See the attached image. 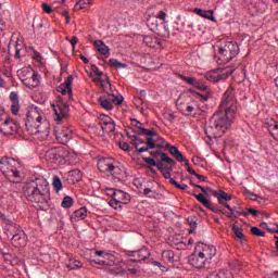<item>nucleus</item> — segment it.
<instances>
[{"label": "nucleus", "instance_id": "nucleus-34", "mask_svg": "<svg viewBox=\"0 0 278 278\" xmlns=\"http://www.w3.org/2000/svg\"><path fill=\"white\" fill-rule=\"evenodd\" d=\"M68 180L72 184H78V181H81V172L79 169L68 172Z\"/></svg>", "mask_w": 278, "mask_h": 278}, {"label": "nucleus", "instance_id": "nucleus-61", "mask_svg": "<svg viewBox=\"0 0 278 278\" xmlns=\"http://www.w3.org/2000/svg\"><path fill=\"white\" fill-rule=\"evenodd\" d=\"M153 266H157V268H160V270H162V273L166 271V266L162 265V263L154 261L152 262Z\"/></svg>", "mask_w": 278, "mask_h": 278}, {"label": "nucleus", "instance_id": "nucleus-50", "mask_svg": "<svg viewBox=\"0 0 278 278\" xmlns=\"http://www.w3.org/2000/svg\"><path fill=\"white\" fill-rule=\"evenodd\" d=\"M251 233H253V236H257L258 238H264V236H266V232L260 230L257 227H252Z\"/></svg>", "mask_w": 278, "mask_h": 278}, {"label": "nucleus", "instance_id": "nucleus-15", "mask_svg": "<svg viewBox=\"0 0 278 278\" xmlns=\"http://www.w3.org/2000/svg\"><path fill=\"white\" fill-rule=\"evenodd\" d=\"M99 125L103 134H112L116 129V124H114V119L105 114L99 116Z\"/></svg>", "mask_w": 278, "mask_h": 278}, {"label": "nucleus", "instance_id": "nucleus-24", "mask_svg": "<svg viewBox=\"0 0 278 278\" xmlns=\"http://www.w3.org/2000/svg\"><path fill=\"white\" fill-rule=\"evenodd\" d=\"M93 47L101 55H104V58H110V47H108L103 40L93 41Z\"/></svg>", "mask_w": 278, "mask_h": 278}, {"label": "nucleus", "instance_id": "nucleus-49", "mask_svg": "<svg viewBox=\"0 0 278 278\" xmlns=\"http://www.w3.org/2000/svg\"><path fill=\"white\" fill-rule=\"evenodd\" d=\"M21 110V103L20 102H12L11 104V112L16 116Z\"/></svg>", "mask_w": 278, "mask_h": 278}, {"label": "nucleus", "instance_id": "nucleus-60", "mask_svg": "<svg viewBox=\"0 0 278 278\" xmlns=\"http://www.w3.org/2000/svg\"><path fill=\"white\" fill-rule=\"evenodd\" d=\"M42 9H43V12H46L47 14H51L53 12V9L51 8V5L47 3H42Z\"/></svg>", "mask_w": 278, "mask_h": 278}, {"label": "nucleus", "instance_id": "nucleus-58", "mask_svg": "<svg viewBox=\"0 0 278 278\" xmlns=\"http://www.w3.org/2000/svg\"><path fill=\"white\" fill-rule=\"evenodd\" d=\"M229 266L231 270H240V268H242V265L238 261L236 263H230Z\"/></svg>", "mask_w": 278, "mask_h": 278}, {"label": "nucleus", "instance_id": "nucleus-43", "mask_svg": "<svg viewBox=\"0 0 278 278\" xmlns=\"http://www.w3.org/2000/svg\"><path fill=\"white\" fill-rule=\"evenodd\" d=\"M67 268L70 270H77V268H81V262L70 260V264H67Z\"/></svg>", "mask_w": 278, "mask_h": 278}, {"label": "nucleus", "instance_id": "nucleus-41", "mask_svg": "<svg viewBox=\"0 0 278 278\" xmlns=\"http://www.w3.org/2000/svg\"><path fill=\"white\" fill-rule=\"evenodd\" d=\"M73 203H75V201L70 195H66L61 203V207L67 210L68 207H73Z\"/></svg>", "mask_w": 278, "mask_h": 278}, {"label": "nucleus", "instance_id": "nucleus-28", "mask_svg": "<svg viewBox=\"0 0 278 278\" xmlns=\"http://www.w3.org/2000/svg\"><path fill=\"white\" fill-rule=\"evenodd\" d=\"M143 42L151 49H157V47H162V40L157 39V37L146 36L143 37Z\"/></svg>", "mask_w": 278, "mask_h": 278}, {"label": "nucleus", "instance_id": "nucleus-20", "mask_svg": "<svg viewBox=\"0 0 278 278\" xmlns=\"http://www.w3.org/2000/svg\"><path fill=\"white\" fill-rule=\"evenodd\" d=\"M73 76H68L65 80V83L61 84L58 87V92H60L61 94H68L70 100H73Z\"/></svg>", "mask_w": 278, "mask_h": 278}, {"label": "nucleus", "instance_id": "nucleus-33", "mask_svg": "<svg viewBox=\"0 0 278 278\" xmlns=\"http://www.w3.org/2000/svg\"><path fill=\"white\" fill-rule=\"evenodd\" d=\"M162 260L165 264H173L175 262V252L173 250L163 251Z\"/></svg>", "mask_w": 278, "mask_h": 278}, {"label": "nucleus", "instance_id": "nucleus-23", "mask_svg": "<svg viewBox=\"0 0 278 278\" xmlns=\"http://www.w3.org/2000/svg\"><path fill=\"white\" fill-rule=\"evenodd\" d=\"M12 244L14 247H25L27 244V237L25 236V232L23 230H20L12 237Z\"/></svg>", "mask_w": 278, "mask_h": 278}, {"label": "nucleus", "instance_id": "nucleus-45", "mask_svg": "<svg viewBox=\"0 0 278 278\" xmlns=\"http://www.w3.org/2000/svg\"><path fill=\"white\" fill-rule=\"evenodd\" d=\"M31 84H26V86L28 88H36V86H38V84H40V80H38V73H34L31 76Z\"/></svg>", "mask_w": 278, "mask_h": 278}, {"label": "nucleus", "instance_id": "nucleus-39", "mask_svg": "<svg viewBox=\"0 0 278 278\" xmlns=\"http://www.w3.org/2000/svg\"><path fill=\"white\" fill-rule=\"evenodd\" d=\"M154 136L156 138L155 149H166V144H169V143L166 142V140H164V138L160 137L156 131H155Z\"/></svg>", "mask_w": 278, "mask_h": 278}, {"label": "nucleus", "instance_id": "nucleus-42", "mask_svg": "<svg viewBox=\"0 0 278 278\" xmlns=\"http://www.w3.org/2000/svg\"><path fill=\"white\" fill-rule=\"evenodd\" d=\"M52 186L53 188H55L56 192H60V190H62L63 186H62V179H60V176L53 177Z\"/></svg>", "mask_w": 278, "mask_h": 278}, {"label": "nucleus", "instance_id": "nucleus-17", "mask_svg": "<svg viewBox=\"0 0 278 278\" xmlns=\"http://www.w3.org/2000/svg\"><path fill=\"white\" fill-rule=\"evenodd\" d=\"M0 131L1 134H4V136H12L18 131V125L11 118L5 117L4 122L0 126Z\"/></svg>", "mask_w": 278, "mask_h": 278}, {"label": "nucleus", "instance_id": "nucleus-29", "mask_svg": "<svg viewBox=\"0 0 278 278\" xmlns=\"http://www.w3.org/2000/svg\"><path fill=\"white\" fill-rule=\"evenodd\" d=\"M176 105H177V110H179V112L185 114V116H188L189 114H192V112H194V106L188 105L186 104V102H182L180 100L176 102Z\"/></svg>", "mask_w": 278, "mask_h": 278}, {"label": "nucleus", "instance_id": "nucleus-44", "mask_svg": "<svg viewBox=\"0 0 278 278\" xmlns=\"http://www.w3.org/2000/svg\"><path fill=\"white\" fill-rule=\"evenodd\" d=\"M187 223L191 227L189 229V233H194V230L197 229V220L194 219V217H188Z\"/></svg>", "mask_w": 278, "mask_h": 278}, {"label": "nucleus", "instance_id": "nucleus-22", "mask_svg": "<svg viewBox=\"0 0 278 278\" xmlns=\"http://www.w3.org/2000/svg\"><path fill=\"white\" fill-rule=\"evenodd\" d=\"M130 195L128 193H125L124 191L116 190L115 198H113V202H111V205H127L129 203Z\"/></svg>", "mask_w": 278, "mask_h": 278}, {"label": "nucleus", "instance_id": "nucleus-14", "mask_svg": "<svg viewBox=\"0 0 278 278\" xmlns=\"http://www.w3.org/2000/svg\"><path fill=\"white\" fill-rule=\"evenodd\" d=\"M46 160L52 164H58L64 160V148H50L46 152Z\"/></svg>", "mask_w": 278, "mask_h": 278}, {"label": "nucleus", "instance_id": "nucleus-11", "mask_svg": "<svg viewBox=\"0 0 278 278\" xmlns=\"http://www.w3.org/2000/svg\"><path fill=\"white\" fill-rule=\"evenodd\" d=\"M198 253L202 254L204 260L212 264V260L216 256V248L214 245L205 244L203 242H199L195 247Z\"/></svg>", "mask_w": 278, "mask_h": 278}, {"label": "nucleus", "instance_id": "nucleus-52", "mask_svg": "<svg viewBox=\"0 0 278 278\" xmlns=\"http://www.w3.org/2000/svg\"><path fill=\"white\" fill-rule=\"evenodd\" d=\"M206 278H225V274L222 271H212Z\"/></svg>", "mask_w": 278, "mask_h": 278}, {"label": "nucleus", "instance_id": "nucleus-57", "mask_svg": "<svg viewBox=\"0 0 278 278\" xmlns=\"http://www.w3.org/2000/svg\"><path fill=\"white\" fill-rule=\"evenodd\" d=\"M163 174V177L165 179H169V184H170V179H173V177H170V167H167L164 172H161Z\"/></svg>", "mask_w": 278, "mask_h": 278}, {"label": "nucleus", "instance_id": "nucleus-53", "mask_svg": "<svg viewBox=\"0 0 278 278\" xmlns=\"http://www.w3.org/2000/svg\"><path fill=\"white\" fill-rule=\"evenodd\" d=\"M193 88H198V90H207V86L199 80H195V83L193 84Z\"/></svg>", "mask_w": 278, "mask_h": 278}, {"label": "nucleus", "instance_id": "nucleus-6", "mask_svg": "<svg viewBox=\"0 0 278 278\" xmlns=\"http://www.w3.org/2000/svg\"><path fill=\"white\" fill-rule=\"evenodd\" d=\"M20 163L12 157H1L0 159V170L7 179H18L21 177V172L18 170Z\"/></svg>", "mask_w": 278, "mask_h": 278}, {"label": "nucleus", "instance_id": "nucleus-19", "mask_svg": "<svg viewBox=\"0 0 278 278\" xmlns=\"http://www.w3.org/2000/svg\"><path fill=\"white\" fill-rule=\"evenodd\" d=\"M151 252L148 248L143 247L140 250L130 253V257H132L130 262H144V260H149Z\"/></svg>", "mask_w": 278, "mask_h": 278}, {"label": "nucleus", "instance_id": "nucleus-63", "mask_svg": "<svg viewBox=\"0 0 278 278\" xmlns=\"http://www.w3.org/2000/svg\"><path fill=\"white\" fill-rule=\"evenodd\" d=\"M119 149L123 151H129V144L127 142H119Z\"/></svg>", "mask_w": 278, "mask_h": 278}, {"label": "nucleus", "instance_id": "nucleus-25", "mask_svg": "<svg viewBox=\"0 0 278 278\" xmlns=\"http://www.w3.org/2000/svg\"><path fill=\"white\" fill-rule=\"evenodd\" d=\"M0 253L3 256L4 262H7V264H11V266H16L18 265V257H16V255L0 249Z\"/></svg>", "mask_w": 278, "mask_h": 278}, {"label": "nucleus", "instance_id": "nucleus-32", "mask_svg": "<svg viewBox=\"0 0 278 278\" xmlns=\"http://www.w3.org/2000/svg\"><path fill=\"white\" fill-rule=\"evenodd\" d=\"M194 14H198V16H202V18H207L208 21H215L214 18V11L207 10L203 11L202 9H194Z\"/></svg>", "mask_w": 278, "mask_h": 278}, {"label": "nucleus", "instance_id": "nucleus-48", "mask_svg": "<svg viewBox=\"0 0 278 278\" xmlns=\"http://www.w3.org/2000/svg\"><path fill=\"white\" fill-rule=\"evenodd\" d=\"M0 223L4 225V227H8V225H12V220L5 216V214L0 213Z\"/></svg>", "mask_w": 278, "mask_h": 278}, {"label": "nucleus", "instance_id": "nucleus-55", "mask_svg": "<svg viewBox=\"0 0 278 278\" xmlns=\"http://www.w3.org/2000/svg\"><path fill=\"white\" fill-rule=\"evenodd\" d=\"M182 162H185V166H187V170L190 175H197V172L192 169V167H190V163L188 162V160L184 159Z\"/></svg>", "mask_w": 278, "mask_h": 278}, {"label": "nucleus", "instance_id": "nucleus-26", "mask_svg": "<svg viewBox=\"0 0 278 278\" xmlns=\"http://www.w3.org/2000/svg\"><path fill=\"white\" fill-rule=\"evenodd\" d=\"M131 125L139 129L141 136H155V129H147L142 127V124L137 119H131Z\"/></svg>", "mask_w": 278, "mask_h": 278}, {"label": "nucleus", "instance_id": "nucleus-13", "mask_svg": "<svg viewBox=\"0 0 278 278\" xmlns=\"http://www.w3.org/2000/svg\"><path fill=\"white\" fill-rule=\"evenodd\" d=\"M190 266H192L193 268H198V269H202V268H208L210 263L208 261H206L202 254H200L195 249L193 254H191L189 256L188 260Z\"/></svg>", "mask_w": 278, "mask_h": 278}, {"label": "nucleus", "instance_id": "nucleus-47", "mask_svg": "<svg viewBox=\"0 0 278 278\" xmlns=\"http://www.w3.org/2000/svg\"><path fill=\"white\" fill-rule=\"evenodd\" d=\"M126 136L132 141L136 142L138 140H140V138H138V135H136V132H134V129H128L126 131Z\"/></svg>", "mask_w": 278, "mask_h": 278}, {"label": "nucleus", "instance_id": "nucleus-21", "mask_svg": "<svg viewBox=\"0 0 278 278\" xmlns=\"http://www.w3.org/2000/svg\"><path fill=\"white\" fill-rule=\"evenodd\" d=\"M164 164H168L169 166H175L177 163L173 157H169L168 154L162 153L161 161L156 162L154 166L159 168L161 173L165 172L168 167H164Z\"/></svg>", "mask_w": 278, "mask_h": 278}, {"label": "nucleus", "instance_id": "nucleus-40", "mask_svg": "<svg viewBox=\"0 0 278 278\" xmlns=\"http://www.w3.org/2000/svg\"><path fill=\"white\" fill-rule=\"evenodd\" d=\"M92 5V0H78L74 7V10L77 12L84 10V5Z\"/></svg>", "mask_w": 278, "mask_h": 278}, {"label": "nucleus", "instance_id": "nucleus-9", "mask_svg": "<svg viewBox=\"0 0 278 278\" xmlns=\"http://www.w3.org/2000/svg\"><path fill=\"white\" fill-rule=\"evenodd\" d=\"M54 135L61 144H66L73 138V130L68 126L56 125L54 127Z\"/></svg>", "mask_w": 278, "mask_h": 278}, {"label": "nucleus", "instance_id": "nucleus-59", "mask_svg": "<svg viewBox=\"0 0 278 278\" xmlns=\"http://www.w3.org/2000/svg\"><path fill=\"white\" fill-rule=\"evenodd\" d=\"M143 162H146V164H149V166H155L156 164L155 159L153 157H144Z\"/></svg>", "mask_w": 278, "mask_h": 278}, {"label": "nucleus", "instance_id": "nucleus-30", "mask_svg": "<svg viewBox=\"0 0 278 278\" xmlns=\"http://www.w3.org/2000/svg\"><path fill=\"white\" fill-rule=\"evenodd\" d=\"M86 216H88V210H86V207H80L73 213L72 220L77 223L78 220H84Z\"/></svg>", "mask_w": 278, "mask_h": 278}, {"label": "nucleus", "instance_id": "nucleus-8", "mask_svg": "<svg viewBox=\"0 0 278 278\" xmlns=\"http://www.w3.org/2000/svg\"><path fill=\"white\" fill-rule=\"evenodd\" d=\"M51 108L55 115L54 121L59 122L64 121V118H66V116H68V113L71 112V106L62 99H59L56 101V104L52 103Z\"/></svg>", "mask_w": 278, "mask_h": 278}, {"label": "nucleus", "instance_id": "nucleus-10", "mask_svg": "<svg viewBox=\"0 0 278 278\" xmlns=\"http://www.w3.org/2000/svg\"><path fill=\"white\" fill-rule=\"evenodd\" d=\"M233 74V70L231 67L218 68L216 71L210 72L205 75L207 81H220L222 79H227L229 75Z\"/></svg>", "mask_w": 278, "mask_h": 278}, {"label": "nucleus", "instance_id": "nucleus-46", "mask_svg": "<svg viewBox=\"0 0 278 278\" xmlns=\"http://www.w3.org/2000/svg\"><path fill=\"white\" fill-rule=\"evenodd\" d=\"M170 185L175 186V188H178V190H187L188 189V185L179 184V182H177V180H175V178H170Z\"/></svg>", "mask_w": 278, "mask_h": 278}, {"label": "nucleus", "instance_id": "nucleus-3", "mask_svg": "<svg viewBox=\"0 0 278 278\" xmlns=\"http://www.w3.org/2000/svg\"><path fill=\"white\" fill-rule=\"evenodd\" d=\"M25 126L28 134L35 136L37 140H47L49 138V121L45 118L39 108H33L27 112Z\"/></svg>", "mask_w": 278, "mask_h": 278}, {"label": "nucleus", "instance_id": "nucleus-12", "mask_svg": "<svg viewBox=\"0 0 278 278\" xmlns=\"http://www.w3.org/2000/svg\"><path fill=\"white\" fill-rule=\"evenodd\" d=\"M156 144V137L155 136H149L146 141H140V143L132 142V147H135L137 153H146L147 151H150L151 149H155Z\"/></svg>", "mask_w": 278, "mask_h": 278}, {"label": "nucleus", "instance_id": "nucleus-2", "mask_svg": "<svg viewBox=\"0 0 278 278\" xmlns=\"http://www.w3.org/2000/svg\"><path fill=\"white\" fill-rule=\"evenodd\" d=\"M49 182L42 177L35 178L27 182L23 192L28 201L36 204L39 210H47L49 207Z\"/></svg>", "mask_w": 278, "mask_h": 278}, {"label": "nucleus", "instance_id": "nucleus-38", "mask_svg": "<svg viewBox=\"0 0 278 278\" xmlns=\"http://www.w3.org/2000/svg\"><path fill=\"white\" fill-rule=\"evenodd\" d=\"M232 231L238 240L244 242V233L242 232V228L238 227L237 225H232Z\"/></svg>", "mask_w": 278, "mask_h": 278}, {"label": "nucleus", "instance_id": "nucleus-54", "mask_svg": "<svg viewBox=\"0 0 278 278\" xmlns=\"http://www.w3.org/2000/svg\"><path fill=\"white\" fill-rule=\"evenodd\" d=\"M10 100L12 101V103H20L18 93H16V91H12L10 93Z\"/></svg>", "mask_w": 278, "mask_h": 278}, {"label": "nucleus", "instance_id": "nucleus-27", "mask_svg": "<svg viewBox=\"0 0 278 278\" xmlns=\"http://www.w3.org/2000/svg\"><path fill=\"white\" fill-rule=\"evenodd\" d=\"M165 149H168L170 155H173L177 162H184V154L177 147L170 146V143H165Z\"/></svg>", "mask_w": 278, "mask_h": 278}, {"label": "nucleus", "instance_id": "nucleus-64", "mask_svg": "<svg viewBox=\"0 0 278 278\" xmlns=\"http://www.w3.org/2000/svg\"><path fill=\"white\" fill-rule=\"evenodd\" d=\"M108 197H112L114 199L116 197V190L114 189H106Z\"/></svg>", "mask_w": 278, "mask_h": 278}, {"label": "nucleus", "instance_id": "nucleus-5", "mask_svg": "<svg viewBox=\"0 0 278 278\" xmlns=\"http://www.w3.org/2000/svg\"><path fill=\"white\" fill-rule=\"evenodd\" d=\"M218 53L219 63L228 64V62H231V60H233V58L240 53V48L233 41H224L218 48Z\"/></svg>", "mask_w": 278, "mask_h": 278}, {"label": "nucleus", "instance_id": "nucleus-31", "mask_svg": "<svg viewBox=\"0 0 278 278\" xmlns=\"http://www.w3.org/2000/svg\"><path fill=\"white\" fill-rule=\"evenodd\" d=\"M112 275H125L127 273V265L124 262H119L117 265L111 268Z\"/></svg>", "mask_w": 278, "mask_h": 278}, {"label": "nucleus", "instance_id": "nucleus-37", "mask_svg": "<svg viewBox=\"0 0 278 278\" xmlns=\"http://www.w3.org/2000/svg\"><path fill=\"white\" fill-rule=\"evenodd\" d=\"M109 66H112V68H127V64L122 63L121 61H118L116 59H110Z\"/></svg>", "mask_w": 278, "mask_h": 278}, {"label": "nucleus", "instance_id": "nucleus-51", "mask_svg": "<svg viewBox=\"0 0 278 278\" xmlns=\"http://www.w3.org/2000/svg\"><path fill=\"white\" fill-rule=\"evenodd\" d=\"M180 79H182V81H186L187 84H189V86H194V84L197 81V78L187 77V76H184V75L180 76Z\"/></svg>", "mask_w": 278, "mask_h": 278}, {"label": "nucleus", "instance_id": "nucleus-18", "mask_svg": "<svg viewBox=\"0 0 278 278\" xmlns=\"http://www.w3.org/2000/svg\"><path fill=\"white\" fill-rule=\"evenodd\" d=\"M194 197L197 201H199V203H202L204 207L211 210V212H214V214H224L226 216V213L223 210L218 208V206H214L212 202L207 200L205 195H203V193L194 194Z\"/></svg>", "mask_w": 278, "mask_h": 278}, {"label": "nucleus", "instance_id": "nucleus-4", "mask_svg": "<svg viewBox=\"0 0 278 278\" xmlns=\"http://www.w3.org/2000/svg\"><path fill=\"white\" fill-rule=\"evenodd\" d=\"M101 86L104 90V92H106V94H109V97H111V99H108L105 97H100L99 98V104L101 105V108H103V110H113L114 105L112 103H115V105H121L123 103V96L116 97L114 96V91H112V88H110L112 85L110 84V81L105 83L103 81V79H100Z\"/></svg>", "mask_w": 278, "mask_h": 278}, {"label": "nucleus", "instance_id": "nucleus-1", "mask_svg": "<svg viewBox=\"0 0 278 278\" xmlns=\"http://www.w3.org/2000/svg\"><path fill=\"white\" fill-rule=\"evenodd\" d=\"M238 112V100L236 89L228 87L225 91L218 111L210 118L208 127L205 128L207 138H222L231 127L236 113Z\"/></svg>", "mask_w": 278, "mask_h": 278}, {"label": "nucleus", "instance_id": "nucleus-62", "mask_svg": "<svg viewBox=\"0 0 278 278\" xmlns=\"http://www.w3.org/2000/svg\"><path fill=\"white\" fill-rule=\"evenodd\" d=\"M156 18H160V21H163V23H166V12L160 11Z\"/></svg>", "mask_w": 278, "mask_h": 278}, {"label": "nucleus", "instance_id": "nucleus-56", "mask_svg": "<svg viewBox=\"0 0 278 278\" xmlns=\"http://www.w3.org/2000/svg\"><path fill=\"white\" fill-rule=\"evenodd\" d=\"M91 71L97 75L98 77H103V72L99 71V67L97 65H91Z\"/></svg>", "mask_w": 278, "mask_h": 278}, {"label": "nucleus", "instance_id": "nucleus-7", "mask_svg": "<svg viewBox=\"0 0 278 278\" xmlns=\"http://www.w3.org/2000/svg\"><path fill=\"white\" fill-rule=\"evenodd\" d=\"M213 197L217 199L219 205H223L224 207H226V210H229L230 214H226L227 218H238L240 216H247V211H238L227 203L232 199V197L229 193L223 190L213 191Z\"/></svg>", "mask_w": 278, "mask_h": 278}, {"label": "nucleus", "instance_id": "nucleus-35", "mask_svg": "<svg viewBox=\"0 0 278 278\" xmlns=\"http://www.w3.org/2000/svg\"><path fill=\"white\" fill-rule=\"evenodd\" d=\"M268 131L273 136L274 139L278 142V123L275 121H271L267 124Z\"/></svg>", "mask_w": 278, "mask_h": 278}, {"label": "nucleus", "instance_id": "nucleus-36", "mask_svg": "<svg viewBox=\"0 0 278 278\" xmlns=\"http://www.w3.org/2000/svg\"><path fill=\"white\" fill-rule=\"evenodd\" d=\"M4 229L7 231V236H14L21 231V226L12 223L11 225L4 226Z\"/></svg>", "mask_w": 278, "mask_h": 278}, {"label": "nucleus", "instance_id": "nucleus-16", "mask_svg": "<svg viewBox=\"0 0 278 278\" xmlns=\"http://www.w3.org/2000/svg\"><path fill=\"white\" fill-rule=\"evenodd\" d=\"M98 169L100 173H111V175H114V170H116V161H114V159H100L98 161Z\"/></svg>", "mask_w": 278, "mask_h": 278}]
</instances>
